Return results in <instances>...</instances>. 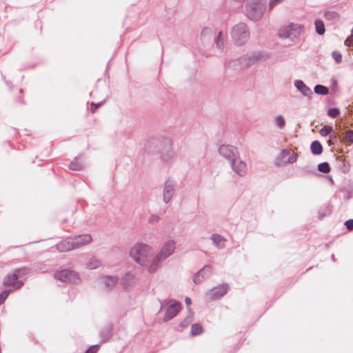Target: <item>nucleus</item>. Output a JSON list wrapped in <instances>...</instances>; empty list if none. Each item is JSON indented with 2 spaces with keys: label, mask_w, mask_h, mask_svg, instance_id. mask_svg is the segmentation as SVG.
<instances>
[{
  "label": "nucleus",
  "mask_w": 353,
  "mask_h": 353,
  "mask_svg": "<svg viewBox=\"0 0 353 353\" xmlns=\"http://www.w3.org/2000/svg\"><path fill=\"white\" fill-rule=\"evenodd\" d=\"M57 249L59 252H68L74 249L72 237H68L56 245Z\"/></svg>",
  "instance_id": "obj_19"
},
{
  "label": "nucleus",
  "mask_w": 353,
  "mask_h": 353,
  "mask_svg": "<svg viewBox=\"0 0 353 353\" xmlns=\"http://www.w3.org/2000/svg\"><path fill=\"white\" fill-rule=\"evenodd\" d=\"M10 291H11L10 290H4L1 293H0V305H1L5 301V300L8 296Z\"/></svg>",
  "instance_id": "obj_39"
},
{
  "label": "nucleus",
  "mask_w": 353,
  "mask_h": 353,
  "mask_svg": "<svg viewBox=\"0 0 353 353\" xmlns=\"http://www.w3.org/2000/svg\"><path fill=\"white\" fill-rule=\"evenodd\" d=\"M213 245L219 250H222L225 247L226 239L221 235L213 234L210 236Z\"/></svg>",
  "instance_id": "obj_21"
},
{
  "label": "nucleus",
  "mask_w": 353,
  "mask_h": 353,
  "mask_svg": "<svg viewBox=\"0 0 353 353\" xmlns=\"http://www.w3.org/2000/svg\"><path fill=\"white\" fill-rule=\"evenodd\" d=\"M222 34H223L222 32H219L217 37L215 39V43H216V47H217V48H219L221 50H222L224 47V42H223V39Z\"/></svg>",
  "instance_id": "obj_32"
},
{
  "label": "nucleus",
  "mask_w": 353,
  "mask_h": 353,
  "mask_svg": "<svg viewBox=\"0 0 353 353\" xmlns=\"http://www.w3.org/2000/svg\"><path fill=\"white\" fill-rule=\"evenodd\" d=\"M152 254V248L144 243H137L134 245L130 251V257L139 265L145 267L150 265L151 261L150 258Z\"/></svg>",
  "instance_id": "obj_4"
},
{
  "label": "nucleus",
  "mask_w": 353,
  "mask_h": 353,
  "mask_svg": "<svg viewBox=\"0 0 353 353\" xmlns=\"http://www.w3.org/2000/svg\"><path fill=\"white\" fill-rule=\"evenodd\" d=\"M54 277L62 283H77L80 281L78 273L70 269L57 271Z\"/></svg>",
  "instance_id": "obj_9"
},
{
  "label": "nucleus",
  "mask_w": 353,
  "mask_h": 353,
  "mask_svg": "<svg viewBox=\"0 0 353 353\" xmlns=\"http://www.w3.org/2000/svg\"><path fill=\"white\" fill-rule=\"evenodd\" d=\"M283 0H270L269 2V9L271 10L277 4L282 2Z\"/></svg>",
  "instance_id": "obj_44"
},
{
  "label": "nucleus",
  "mask_w": 353,
  "mask_h": 353,
  "mask_svg": "<svg viewBox=\"0 0 353 353\" xmlns=\"http://www.w3.org/2000/svg\"><path fill=\"white\" fill-rule=\"evenodd\" d=\"M30 270L29 268L24 267V268L16 269L14 272L15 274H17V276L19 278L23 276L28 274L30 273Z\"/></svg>",
  "instance_id": "obj_35"
},
{
  "label": "nucleus",
  "mask_w": 353,
  "mask_h": 353,
  "mask_svg": "<svg viewBox=\"0 0 353 353\" xmlns=\"http://www.w3.org/2000/svg\"><path fill=\"white\" fill-rule=\"evenodd\" d=\"M46 267L44 264L43 263H39L37 265H35V269H34V271L36 272H44L46 271Z\"/></svg>",
  "instance_id": "obj_42"
},
{
  "label": "nucleus",
  "mask_w": 353,
  "mask_h": 353,
  "mask_svg": "<svg viewBox=\"0 0 353 353\" xmlns=\"http://www.w3.org/2000/svg\"><path fill=\"white\" fill-rule=\"evenodd\" d=\"M340 114V110L336 108H330L327 110V115L331 118H336Z\"/></svg>",
  "instance_id": "obj_37"
},
{
  "label": "nucleus",
  "mask_w": 353,
  "mask_h": 353,
  "mask_svg": "<svg viewBox=\"0 0 353 353\" xmlns=\"http://www.w3.org/2000/svg\"><path fill=\"white\" fill-rule=\"evenodd\" d=\"M345 139L349 141L350 143H353V130H347L345 134Z\"/></svg>",
  "instance_id": "obj_40"
},
{
  "label": "nucleus",
  "mask_w": 353,
  "mask_h": 353,
  "mask_svg": "<svg viewBox=\"0 0 353 353\" xmlns=\"http://www.w3.org/2000/svg\"><path fill=\"white\" fill-rule=\"evenodd\" d=\"M294 85L296 89L305 97H310L312 95L311 89L301 80H296Z\"/></svg>",
  "instance_id": "obj_20"
},
{
  "label": "nucleus",
  "mask_w": 353,
  "mask_h": 353,
  "mask_svg": "<svg viewBox=\"0 0 353 353\" xmlns=\"http://www.w3.org/2000/svg\"><path fill=\"white\" fill-rule=\"evenodd\" d=\"M270 57V54L264 51L248 53L233 61V66L236 69L246 68L254 64L265 61Z\"/></svg>",
  "instance_id": "obj_3"
},
{
  "label": "nucleus",
  "mask_w": 353,
  "mask_h": 353,
  "mask_svg": "<svg viewBox=\"0 0 353 353\" xmlns=\"http://www.w3.org/2000/svg\"><path fill=\"white\" fill-rule=\"evenodd\" d=\"M232 171L239 176H245L248 173L246 163L239 157L234 158V161L230 163Z\"/></svg>",
  "instance_id": "obj_13"
},
{
  "label": "nucleus",
  "mask_w": 353,
  "mask_h": 353,
  "mask_svg": "<svg viewBox=\"0 0 353 353\" xmlns=\"http://www.w3.org/2000/svg\"><path fill=\"white\" fill-rule=\"evenodd\" d=\"M112 326L111 324L105 325L101 332V337L103 341L109 339L112 336Z\"/></svg>",
  "instance_id": "obj_24"
},
{
  "label": "nucleus",
  "mask_w": 353,
  "mask_h": 353,
  "mask_svg": "<svg viewBox=\"0 0 353 353\" xmlns=\"http://www.w3.org/2000/svg\"><path fill=\"white\" fill-rule=\"evenodd\" d=\"M193 321V313L190 310H188V314L185 317V319L181 321L180 323V326L182 327H186L188 325H190Z\"/></svg>",
  "instance_id": "obj_30"
},
{
  "label": "nucleus",
  "mask_w": 353,
  "mask_h": 353,
  "mask_svg": "<svg viewBox=\"0 0 353 353\" xmlns=\"http://www.w3.org/2000/svg\"><path fill=\"white\" fill-rule=\"evenodd\" d=\"M102 265V261L96 258L92 257L86 264V268L89 270H94Z\"/></svg>",
  "instance_id": "obj_23"
},
{
  "label": "nucleus",
  "mask_w": 353,
  "mask_h": 353,
  "mask_svg": "<svg viewBox=\"0 0 353 353\" xmlns=\"http://www.w3.org/2000/svg\"><path fill=\"white\" fill-rule=\"evenodd\" d=\"M332 131V128L330 125H324L320 130V134L322 137H326L329 134H330Z\"/></svg>",
  "instance_id": "obj_36"
},
{
  "label": "nucleus",
  "mask_w": 353,
  "mask_h": 353,
  "mask_svg": "<svg viewBox=\"0 0 353 353\" xmlns=\"http://www.w3.org/2000/svg\"><path fill=\"white\" fill-rule=\"evenodd\" d=\"M18 279L19 277L17 276V274L13 272L5 277L3 280V285L5 286L12 287L14 290L19 289L23 285V282L19 281Z\"/></svg>",
  "instance_id": "obj_17"
},
{
  "label": "nucleus",
  "mask_w": 353,
  "mask_h": 353,
  "mask_svg": "<svg viewBox=\"0 0 353 353\" xmlns=\"http://www.w3.org/2000/svg\"><path fill=\"white\" fill-rule=\"evenodd\" d=\"M117 277L115 276H105L103 278V283L108 288H112L117 282Z\"/></svg>",
  "instance_id": "obj_27"
},
{
  "label": "nucleus",
  "mask_w": 353,
  "mask_h": 353,
  "mask_svg": "<svg viewBox=\"0 0 353 353\" xmlns=\"http://www.w3.org/2000/svg\"><path fill=\"white\" fill-rule=\"evenodd\" d=\"M83 167V163L81 159V157H75L74 160L70 163L69 169L74 171H79L81 170Z\"/></svg>",
  "instance_id": "obj_22"
},
{
  "label": "nucleus",
  "mask_w": 353,
  "mask_h": 353,
  "mask_svg": "<svg viewBox=\"0 0 353 353\" xmlns=\"http://www.w3.org/2000/svg\"><path fill=\"white\" fill-rule=\"evenodd\" d=\"M298 154L290 150L283 149L276 159L278 164L293 163L297 160Z\"/></svg>",
  "instance_id": "obj_14"
},
{
  "label": "nucleus",
  "mask_w": 353,
  "mask_h": 353,
  "mask_svg": "<svg viewBox=\"0 0 353 353\" xmlns=\"http://www.w3.org/2000/svg\"><path fill=\"white\" fill-rule=\"evenodd\" d=\"M331 258H332V260L333 261H336V259H335V256H334V254H332V255Z\"/></svg>",
  "instance_id": "obj_49"
},
{
  "label": "nucleus",
  "mask_w": 353,
  "mask_h": 353,
  "mask_svg": "<svg viewBox=\"0 0 353 353\" xmlns=\"http://www.w3.org/2000/svg\"><path fill=\"white\" fill-rule=\"evenodd\" d=\"M311 152L314 155H319L323 152V147L319 141H314L310 146Z\"/></svg>",
  "instance_id": "obj_25"
},
{
  "label": "nucleus",
  "mask_w": 353,
  "mask_h": 353,
  "mask_svg": "<svg viewBox=\"0 0 353 353\" xmlns=\"http://www.w3.org/2000/svg\"><path fill=\"white\" fill-rule=\"evenodd\" d=\"M303 31V26L297 23H291L283 27L278 30L277 34L281 39H288L291 41L296 42Z\"/></svg>",
  "instance_id": "obj_7"
},
{
  "label": "nucleus",
  "mask_w": 353,
  "mask_h": 353,
  "mask_svg": "<svg viewBox=\"0 0 353 353\" xmlns=\"http://www.w3.org/2000/svg\"><path fill=\"white\" fill-rule=\"evenodd\" d=\"M212 272V268L210 265H205L194 274L193 278L194 283L196 285L201 283L205 279L210 276Z\"/></svg>",
  "instance_id": "obj_15"
},
{
  "label": "nucleus",
  "mask_w": 353,
  "mask_h": 353,
  "mask_svg": "<svg viewBox=\"0 0 353 353\" xmlns=\"http://www.w3.org/2000/svg\"><path fill=\"white\" fill-rule=\"evenodd\" d=\"M135 272L130 271L121 279V283L125 290L130 291L132 289L135 283Z\"/></svg>",
  "instance_id": "obj_16"
},
{
  "label": "nucleus",
  "mask_w": 353,
  "mask_h": 353,
  "mask_svg": "<svg viewBox=\"0 0 353 353\" xmlns=\"http://www.w3.org/2000/svg\"><path fill=\"white\" fill-rule=\"evenodd\" d=\"M233 41L238 46L245 44L250 38V32L246 24L239 23L235 25L231 31Z\"/></svg>",
  "instance_id": "obj_8"
},
{
  "label": "nucleus",
  "mask_w": 353,
  "mask_h": 353,
  "mask_svg": "<svg viewBox=\"0 0 353 353\" xmlns=\"http://www.w3.org/2000/svg\"><path fill=\"white\" fill-rule=\"evenodd\" d=\"M345 225L348 230H353V219H349L345 222Z\"/></svg>",
  "instance_id": "obj_45"
},
{
  "label": "nucleus",
  "mask_w": 353,
  "mask_h": 353,
  "mask_svg": "<svg viewBox=\"0 0 353 353\" xmlns=\"http://www.w3.org/2000/svg\"><path fill=\"white\" fill-rule=\"evenodd\" d=\"M314 92L318 94L326 95L329 93V90L327 87L318 84L314 88Z\"/></svg>",
  "instance_id": "obj_29"
},
{
  "label": "nucleus",
  "mask_w": 353,
  "mask_h": 353,
  "mask_svg": "<svg viewBox=\"0 0 353 353\" xmlns=\"http://www.w3.org/2000/svg\"><path fill=\"white\" fill-rule=\"evenodd\" d=\"M172 146V139L164 137L161 139L151 140L148 144L147 150L149 153L160 154L162 160L168 162L174 156Z\"/></svg>",
  "instance_id": "obj_1"
},
{
  "label": "nucleus",
  "mask_w": 353,
  "mask_h": 353,
  "mask_svg": "<svg viewBox=\"0 0 353 353\" xmlns=\"http://www.w3.org/2000/svg\"><path fill=\"white\" fill-rule=\"evenodd\" d=\"M319 172L327 174L330 171V167L328 163L323 162L318 165Z\"/></svg>",
  "instance_id": "obj_34"
},
{
  "label": "nucleus",
  "mask_w": 353,
  "mask_h": 353,
  "mask_svg": "<svg viewBox=\"0 0 353 353\" xmlns=\"http://www.w3.org/2000/svg\"><path fill=\"white\" fill-rule=\"evenodd\" d=\"M160 220V217L156 214H152L148 219V222L150 223H154L159 222Z\"/></svg>",
  "instance_id": "obj_43"
},
{
  "label": "nucleus",
  "mask_w": 353,
  "mask_h": 353,
  "mask_svg": "<svg viewBox=\"0 0 353 353\" xmlns=\"http://www.w3.org/2000/svg\"><path fill=\"white\" fill-rule=\"evenodd\" d=\"M316 32L319 35H323L325 33L324 23L321 19H316L314 21Z\"/></svg>",
  "instance_id": "obj_26"
},
{
  "label": "nucleus",
  "mask_w": 353,
  "mask_h": 353,
  "mask_svg": "<svg viewBox=\"0 0 353 353\" xmlns=\"http://www.w3.org/2000/svg\"><path fill=\"white\" fill-rule=\"evenodd\" d=\"M176 248V243L173 240H169L165 242L160 251L151 260L148 266V271L150 273H154L160 268L163 261L171 256Z\"/></svg>",
  "instance_id": "obj_2"
},
{
  "label": "nucleus",
  "mask_w": 353,
  "mask_h": 353,
  "mask_svg": "<svg viewBox=\"0 0 353 353\" xmlns=\"http://www.w3.org/2000/svg\"><path fill=\"white\" fill-rule=\"evenodd\" d=\"M161 303V308L159 313L165 310L163 321H168L174 318L180 312L181 305L179 301L174 299L159 300Z\"/></svg>",
  "instance_id": "obj_6"
},
{
  "label": "nucleus",
  "mask_w": 353,
  "mask_h": 353,
  "mask_svg": "<svg viewBox=\"0 0 353 353\" xmlns=\"http://www.w3.org/2000/svg\"><path fill=\"white\" fill-rule=\"evenodd\" d=\"M203 332V328L201 325L199 323H195L192 325L191 327V334L192 336H196Z\"/></svg>",
  "instance_id": "obj_31"
},
{
  "label": "nucleus",
  "mask_w": 353,
  "mask_h": 353,
  "mask_svg": "<svg viewBox=\"0 0 353 353\" xmlns=\"http://www.w3.org/2000/svg\"><path fill=\"white\" fill-rule=\"evenodd\" d=\"M229 289L227 283H223L210 289L205 292V297L207 301H212L225 295Z\"/></svg>",
  "instance_id": "obj_10"
},
{
  "label": "nucleus",
  "mask_w": 353,
  "mask_h": 353,
  "mask_svg": "<svg viewBox=\"0 0 353 353\" xmlns=\"http://www.w3.org/2000/svg\"><path fill=\"white\" fill-rule=\"evenodd\" d=\"M74 249L85 245L92 241L91 235L88 234H79L72 236Z\"/></svg>",
  "instance_id": "obj_18"
},
{
  "label": "nucleus",
  "mask_w": 353,
  "mask_h": 353,
  "mask_svg": "<svg viewBox=\"0 0 353 353\" xmlns=\"http://www.w3.org/2000/svg\"><path fill=\"white\" fill-rule=\"evenodd\" d=\"M185 304L187 305V306L188 307L189 305H191L192 303V301H191V299L189 298V297H185Z\"/></svg>",
  "instance_id": "obj_48"
},
{
  "label": "nucleus",
  "mask_w": 353,
  "mask_h": 353,
  "mask_svg": "<svg viewBox=\"0 0 353 353\" xmlns=\"http://www.w3.org/2000/svg\"><path fill=\"white\" fill-rule=\"evenodd\" d=\"M274 123L278 128L283 129L285 125V119L281 115H277L274 118Z\"/></svg>",
  "instance_id": "obj_33"
},
{
  "label": "nucleus",
  "mask_w": 353,
  "mask_h": 353,
  "mask_svg": "<svg viewBox=\"0 0 353 353\" xmlns=\"http://www.w3.org/2000/svg\"><path fill=\"white\" fill-rule=\"evenodd\" d=\"M100 346L99 345H94L90 346L85 353H97L99 350Z\"/></svg>",
  "instance_id": "obj_41"
},
{
  "label": "nucleus",
  "mask_w": 353,
  "mask_h": 353,
  "mask_svg": "<svg viewBox=\"0 0 353 353\" xmlns=\"http://www.w3.org/2000/svg\"><path fill=\"white\" fill-rule=\"evenodd\" d=\"M218 152L219 154L228 160L229 163L234 161V158L239 157V156L237 148L231 145H221Z\"/></svg>",
  "instance_id": "obj_11"
},
{
  "label": "nucleus",
  "mask_w": 353,
  "mask_h": 353,
  "mask_svg": "<svg viewBox=\"0 0 353 353\" xmlns=\"http://www.w3.org/2000/svg\"><path fill=\"white\" fill-rule=\"evenodd\" d=\"M102 104V102L101 103H95L94 102L91 103L90 104V106H91V110L92 111L94 112H95V110Z\"/></svg>",
  "instance_id": "obj_46"
},
{
  "label": "nucleus",
  "mask_w": 353,
  "mask_h": 353,
  "mask_svg": "<svg viewBox=\"0 0 353 353\" xmlns=\"http://www.w3.org/2000/svg\"><path fill=\"white\" fill-rule=\"evenodd\" d=\"M332 57L337 63H341L342 61V54L339 51H333L332 53Z\"/></svg>",
  "instance_id": "obj_38"
},
{
  "label": "nucleus",
  "mask_w": 353,
  "mask_h": 353,
  "mask_svg": "<svg viewBox=\"0 0 353 353\" xmlns=\"http://www.w3.org/2000/svg\"><path fill=\"white\" fill-rule=\"evenodd\" d=\"M324 17L327 20L329 21H337L339 19V14L335 11H327L324 14Z\"/></svg>",
  "instance_id": "obj_28"
},
{
  "label": "nucleus",
  "mask_w": 353,
  "mask_h": 353,
  "mask_svg": "<svg viewBox=\"0 0 353 353\" xmlns=\"http://www.w3.org/2000/svg\"><path fill=\"white\" fill-rule=\"evenodd\" d=\"M333 84H336V80H334V82H333Z\"/></svg>",
  "instance_id": "obj_50"
},
{
  "label": "nucleus",
  "mask_w": 353,
  "mask_h": 353,
  "mask_svg": "<svg viewBox=\"0 0 353 353\" xmlns=\"http://www.w3.org/2000/svg\"><path fill=\"white\" fill-rule=\"evenodd\" d=\"M176 181L168 179L164 183L163 190V200L165 203H168L175 194Z\"/></svg>",
  "instance_id": "obj_12"
},
{
  "label": "nucleus",
  "mask_w": 353,
  "mask_h": 353,
  "mask_svg": "<svg viewBox=\"0 0 353 353\" xmlns=\"http://www.w3.org/2000/svg\"><path fill=\"white\" fill-rule=\"evenodd\" d=\"M266 0H247L245 14L252 21L259 20L263 15Z\"/></svg>",
  "instance_id": "obj_5"
},
{
  "label": "nucleus",
  "mask_w": 353,
  "mask_h": 353,
  "mask_svg": "<svg viewBox=\"0 0 353 353\" xmlns=\"http://www.w3.org/2000/svg\"><path fill=\"white\" fill-rule=\"evenodd\" d=\"M353 42V35L348 37L345 41V45L347 46H350L352 43Z\"/></svg>",
  "instance_id": "obj_47"
}]
</instances>
